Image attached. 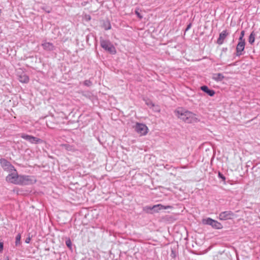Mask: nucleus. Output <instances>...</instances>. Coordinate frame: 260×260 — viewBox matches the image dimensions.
Masks as SVG:
<instances>
[{
	"label": "nucleus",
	"instance_id": "f257e3e1",
	"mask_svg": "<svg viewBox=\"0 0 260 260\" xmlns=\"http://www.w3.org/2000/svg\"><path fill=\"white\" fill-rule=\"evenodd\" d=\"M176 116L185 122L191 123L199 121L198 116L182 108H178L175 111Z\"/></svg>",
	"mask_w": 260,
	"mask_h": 260
},
{
	"label": "nucleus",
	"instance_id": "f03ea898",
	"mask_svg": "<svg viewBox=\"0 0 260 260\" xmlns=\"http://www.w3.org/2000/svg\"><path fill=\"white\" fill-rule=\"evenodd\" d=\"M172 208V207L171 206H165L161 204H157L154 205L152 207H145L144 208V211L147 213H153V212L157 213L163 209H171Z\"/></svg>",
	"mask_w": 260,
	"mask_h": 260
},
{
	"label": "nucleus",
	"instance_id": "7ed1b4c3",
	"mask_svg": "<svg viewBox=\"0 0 260 260\" xmlns=\"http://www.w3.org/2000/svg\"><path fill=\"white\" fill-rule=\"evenodd\" d=\"M10 172L11 173L6 177V181L11 183L19 184L20 175L18 174L16 170L14 169Z\"/></svg>",
	"mask_w": 260,
	"mask_h": 260
},
{
	"label": "nucleus",
	"instance_id": "20e7f679",
	"mask_svg": "<svg viewBox=\"0 0 260 260\" xmlns=\"http://www.w3.org/2000/svg\"><path fill=\"white\" fill-rule=\"evenodd\" d=\"M19 185H28L35 183L37 180L34 176L20 175Z\"/></svg>",
	"mask_w": 260,
	"mask_h": 260
},
{
	"label": "nucleus",
	"instance_id": "39448f33",
	"mask_svg": "<svg viewBox=\"0 0 260 260\" xmlns=\"http://www.w3.org/2000/svg\"><path fill=\"white\" fill-rule=\"evenodd\" d=\"M101 46L105 50L115 54L116 50L114 46L108 41L102 40L101 41Z\"/></svg>",
	"mask_w": 260,
	"mask_h": 260
},
{
	"label": "nucleus",
	"instance_id": "423d86ee",
	"mask_svg": "<svg viewBox=\"0 0 260 260\" xmlns=\"http://www.w3.org/2000/svg\"><path fill=\"white\" fill-rule=\"evenodd\" d=\"M135 131L140 136H145L148 132V127L143 123H137L136 124Z\"/></svg>",
	"mask_w": 260,
	"mask_h": 260
},
{
	"label": "nucleus",
	"instance_id": "0eeeda50",
	"mask_svg": "<svg viewBox=\"0 0 260 260\" xmlns=\"http://www.w3.org/2000/svg\"><path fill=\"white\" fill-rule=\"evenodd\" d=\"M203 223L205 224L210 225L216 229H221L223 227L221 223L210 218L203 219Z\"/></svg>",
	"mask_w": 260,
	"mask_h": 260
},
{
	"label": "nucleus",
	"instance_id": "6e6552de",
	"mask_svg": "<svg viewBox=\"0 0 260 260\" xmlns=\"http://www.w3.org/2000/svg\"><path fill=\"white\" fill-rule=\"evenodd\" d=\"M20 137L32 144H38L42 142L41 139L39 138L24 133L21 134Z\"/></svg>",
	"mask_w": 260,
	"mask_h": 260
},
{
	"label": "nucleus",
	"instance_id": "1a4fd4ad",
	"mask_svg": "<svg viewBox=\"0 0 260 260\" xmlns=\"http://www.w3.org/2000/svg\"><path fill=\"white\" fill-rule=\"evenodd\" d=\"M0 163L3 168L7 171L11 172L15 169L14 167L5 159H1L0 160Z\"/></svg>",
	"mask_w": 260,
	"mask_h": 260
},
{
	"label": "nucleus",
	"instance_id": "9d476101",
	"mask_svg": "<svg viewBox=\"0 0 260 260\" xmlns=\"http://www.w3.org/2000/svg\"><path fill=\"white\" fill-rule=\"evenodd\" d=\"M234 216V214L231 211H224L221 212L219 215V219L221 220H225L232 219Z\"/></svg>",
	"mask_w": 260,
	"mask_h": 260
},
{
	"label": "nucleus",
	"instance_id": "9b49d317",
	"mask_svg": "<svg viewBox=\"0 0 260 260\" xmlns=\"http://www.w3.org/2000/svg\"><path fill=\"white\" fill-rule=\"evenodd\" d=\"M245 45V41H239L236 47V55L237 56H240L242 55V51L244 50Z\"/></svg>",
	"mask_w": 260,
	"mask_h": 260
},
{
	"label": "nucleus",
	"instance_id": "f8f14e48",
	"mask_svg": "<svg viewBox=\"0 0 260 260\" xmlns=\"http://www.w3.org/2000/svg\"><path fill=\"white\" fill-rule=\"evenodd\" d=\"M229 33L226 30H223L220 34L218 39H217V43L221 45L223 44L224 39L228 35Z\"/></svg>",
	"mask_w": 260,
	"mask_h": 260
},
{
	"label": "nucleus",
	"instance_id": "ddd939ff",
	"mask_svg": "<svg viewBox=\"0 0 260 260\" xmlns=\"http://www.w3.org/2000/svg\"><path fill=\"white\" fill-rule=\"evenodd\" d=\"M19 81L23 83H27L29 82V79L27 75L24 73L19 75Z\"/></svg>",
	"mask_w": 260,
	"mask_h": 260
},
{
	"label": "nucleus",
	"instance_id": "4468645a",
	"mask_svg": "<svg viewBox=\"0 0 260 260\" xmlns=\"http://www.w3.org/2000/svg\"><path fill=\"white\" fill-rule=\"evenodd\" d=\"M201 89L210 96H213L215 94V91L214 90L209 89L206 86H201Z\"/></svg>",
	"mask_w": 260,
	"mask_h": 260
},
{
	"label": "nucleus",
	"instance_id": "2eb2a0df",
	"mask_svg": "<svg viewBox=\"0 0 260 260\" xmlns=\"http://www.w3.org/2000/svg\"><path fill=\"white\" fill-rule=\"evenodd\" d=\"M42 46L43 48L46 50H52L54 48L52 43L46 42L42 44Z\"/></svg>",
	"mask_w": 260,
	"mask_h": 260
},
{
	"label": "nucleus",
	"instance_id": "dca6fc26",
	"mask_svg": "<svg viewBox=\"0 0 260 260\" xmlns=\"http://www.w3.org/2000/svg\"><path fill=\"white\" fill-rule=\"evenodd\" d=\"M212 78L216 81H220L223 79L224 76L221 73H216L213 75Z\"/></svg>",
	"mask_w": 260,
	"mask_h": 260
},
{
	"label": "nucleus",
	"instance_id": "f3484780",
	"mask_svg": "<svg viewBox=\"0 0 260 260\" xmlns=\"http://www.w3.org/2000/svg\"><path fill=\"white\" fill-rule=\"evenodd\" d=\"M255 41V34L254 32H252L250 35L248 39V42L250 44H252Z\"/></svg>",
	"mask_w": 260,
	"mask_h": 260
},
{
	"label": "nucleus",
	"instance_id": "a211bd4d",
	"mask_svg": "<svg viewBox=\"0 0 260 260\" xmlns=\"http://www.w3.org/2000/svg\"><path fill=\"white\" fill-rule=\"evenodd\" d=\"M21 235L18 234L16 237L15 245L16 246L19 245L21 244L20 242Z\"/></svg>",
	"mask_w": 260,
	"mask_h": 260
},
{
	"label": "nucleus",
	"instance_id": "6ab92c4d",
	"mask_svg": "<svg viewBox=\"0 0 260 260\" xmlns=\"http://www.w3.org/2000/svg\"><path fill=\"white\" fill-rule=\"evenodd\" d=\"M244 33L245 32H244V30L241 31V35H240V37L239 39V41H245V40L243 39V37L244 36Z\"/></svg>",
	"mask_w": 260,
	"mask_h": 260
},
{
	"label": "nucleus",
	"instance_id": "aec40b11",
	"mask_svg": "<svg viewBox=\"0 0 260 260\" xmlns=\"http://www.w3.org/2000/svg\"><path fill=\"white\" fill-rule=\"evenodd\" d=\"M139 9H137L135 11V13L137 15V16L139 18V19H141L143 18L142 15L140 14L139 11Z\"/></svg>",
	"mask_w": 260,
	"mask_h": 260
},
{
	"label": "nucleus",
	"instance_id": "412c9836",
	"mask_svg": "<svg viewBox=\"0 0 260 260\" xmlns=\"http://www.w3.org/2000/svg\"><path fill=\"white\" fill-rule=\"evenodd\" d=\"M66 244L67 245L68 247L71 249V242L70 240L66 241Z\"/></svg>",
	"mask_w": 260,
	"mask_h": 260
},
{
	"label": "nucleus",
	"instance_id": "4be33fe9",
	"mask_svg": "<svg viewBox=\"0 0 260 260\" xmlns=\"http://www.w3.org/2000/svg\"><path fill=\"white\" fill-rule=\"evenodd\" d=\"M3 249V242H0V252H1Z\"/></svg>",
	"mask_w": 260,
	"mask_h": 260
},
{
	"label": "nucleus",
	"instance_id": "5701e85b",
	"mask_svg": "<svg viewBox=\"0 0 260 260\" xmlns=\"http://www.w3.org/2000/svg\"><path fill=\"white\" fill-rule=\"evenodd\" d=\"M30 237H28V238L26 239L25 243H29L30 242Z\"/></svg>",
	"mask_w": 260,
	"mask_h": 260
},
{
	"label": "nucleus",
	"instance_id": "b1692460",
	"mask_svg": "<svg viewBox=\"0 0 260 260\" xmlns=\"http://www.w3.org/2000/svg\"><path fill=\"white\" fill-rule=\"evenodd\" d=\"M219 176L223 179H225V178L223 176H222V175L220 173H219Z\"/></svg>",
	"mask_w": 260,
	"mask_h": 260
},
{
	"label": "nucleus",
	"instance_id": "393cba45",
	"mask_svg": "<svg viewBox=\"0 0 260 260\" xmlns=\"http://www.w3.org/2000/svg\"><path fill=\"white\" fill-rule=\"evenodd\" d=\"M87 81H85V84H87Z\"/></svg>",
	"mask_w": 260,
	"mask_h": 260
},
{
	"label": "nucleus",
	"instance_id": "a878e982",
	"mask_svg": "<svg viewBox=\"0 0 260 260\" xmlns=\"http://www.w3.org/2000/svg\"><path fill=\"white\" fill-rule=\"evenodd\" d=\"M111 28V26H110L108 28V29H110Z\"/></svg>",
	"mask_w": 260,
	"mask_h": 260
}]
</instances>
